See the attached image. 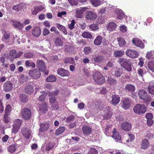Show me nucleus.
Segmentation results:
<instances>
[{
	"label": "nucleus",
	"mask_w": 154,
	"mask_h": 154,
	"mask_svg": "<svg viewBox=\"0 0 154 154\" xmlns=\"http://www.w3.org/2000/svg\"><path fill=\"white\" fill-rule=\"evenodd\" d=\"M118 62L121 66L127 72H131L133 65L131 60L127 59L124 58H121L119 59Z\"/></svg>",
	"instance_id": "1"
},
{
	"label": "nucleus",
	"mask_w": 154,
	"mask_h": 154,
	"mask_svg": "<svg viewBox=\"0 0 154 154\" xmlns=\"http://www.w3.org/2000/svg\"><path fill=\"white\" fill-rule=\"evenodd\" d=\"M93 78L94 81L99 85H101L105 81L102 75L99 72H95L93 75Z\"/></svg>",
	"instance_id": "2"
},
{
	"label": "nucleus",
	"mask_w": 154,
	"mask_h": 154,
	"mask_svg": "<svg viewBox=\"0 0 154 154\" xmlns=\"http://www.w3.org/2000/svg\"><path fill=\"white\" fill-rule=\"evenodd\" d=\"M133 110L135 113L141 115L145 112L146 109L144 105L138 104L134 107Z\"/></svg>",
	"instance_id": "3"
},
{
	"label": "nucleus",
	"mask_w": 154,
	"mask_h": 154,
	"mask_svg": "<svg viewBox=\"0 0 154 154\" xmlns=\"http://www.w3.org/2000/svg\"><path fill=\"white\" fill-rule=\"evenodd\" d=\"M138 95L140 99L146 101H150L151 100V98L148 96L147 92L144 89L140 90Z\"/></svg>",
	"instance_id": "4"
},
{
	"label": "nucleus",
	"mask_w": 154,
	"mask_h": 154,
	"mask_svg": "<svg viewBox=\"0 0 154 154\" xmlns=\"http://www.w3.org/2000/svg\"><path fill=\"white\" fill-rule=\"evenodd\" d=\"M21 115L23 119L27 120L30 119L31 113L29 109L25 108L21 110Z\"/></svg>",
	"instance_id": "5"
},
{
	"label": "nucleus",
	"mask_w": 154,
	"mask_h": 154,
	"mask_svg": "<svg viewBox=\"0 0 154 154\" xmlns=\"http://www.w3.org/2000/svg\"><path fill=\"white\" fill-rule=\"evenodd\" d=\"M36 66L39 70L44 72L46 71V68L44 62L42 60H38L36 62Z\"/></svg>",
	"instance_id": "6"
},
{
	"label": "nucleus",
	"mask_w": 154,
	"mask_h": 154,
	"mask_svg": "<svg viewBox=\"0 0 154 154\" xmlns=\"http://www.w3.org/2000/svg\"><path fill=\"white\" fill-rule=\"evenodd\" d=\"M29 75L32 78L37 79L39 78L41 75L40 71L37 69H33L30 70L29 72Z\"/></svg>",
	"instance_id": "7"
},
{
	"label": "nucleus",
	"mask_w": 154,
	"mask_h": 154,
	"mask_svg": "<svg viewBox=\"0 0 154 154\" xmlns=\"http://www.w3.org/2000/svg\"><path fill=\"white\" fill-rule=\"evenodd\" d=\"M57 74L62 77L68 76L69 75V71L62 68L58 69L57 70Z\"/></svg>",
	"instance_id": "8"
},
{
	"label": "nucleus",
	"mask_w": 154,
	"mask_h": 154,
	"mask_svg": "<svg viewBox=\"0 0 154 154\" xmlns=\"http://www.w3.org/2000/svg\"><path fill=\"white\" fill-rule=\"evenodd\" d=\"M12 84L9 81H7L3 84V90L5 92H9L12 89Z\"/></svg>",
	"instance_id": "9"
},
{
	"label": "nucleus",
	"mask_w": 154,
	"mask_h": 154,
	"mask_svg": "<svg viewBox=\"0 0 154 154\" xmlns=\"http://www.w3.org/2000/svg\"><path fill=\"white\" fill-rule=\"evenodd\" d=\"M133 43L136 46L143 48L144 47V45L141 40L137 38H134L132 39Z\"/></svg>",
	"instance_id": "10"
},
{
	"label": "nucleus",
	"mask_w": 154,
	"mask_h": 154,
	"mask_svg": "<svg viewBox=\"0 0 154 154\" xmlns=\"http://www.w3.org/2000/svg\"><path fill=\"white\" fill-rule=\"evenodd\" d=\"M126 54L130 57L135 58L137 57L138 54L137 52L134 50H128L126 52Z\"/></svg>",
	"instance_id": "11"
},
{
	"label": "nucleus",
	"mask_w": 154,
	"mask_h": 154,
	"mask_svg": "<svg viewBox=\"0 0 154 154\" xmlns=\"http://www.w3.org/2000/svg\"><path fill=\"white\" fill-rule=\"evenodd\" d=\"M112 115V113L111 111L110 107L109 106L106 107L104 110V113L103 117L105 119H107L111 117Z\"/></svg>",
	"instance_id": "12"
},
{
	"label": "nucleus",
	"mask_w": 154,
	"mask_h": 154,
	"mask_svg": "<svg viewBox=\"0 0 154 154\" xmlns=\"http://www.w3.org/2000/svg\"><path fill=\"white\" fill-rule=\"evenodd\" d=\"M97 15L91 11H88L86 13V18L88 20H94L97 17Z\"/></svg>",
	"instance_id": "13"
},
{
	"label": "nucleus",
	"mask_w": 154,
	"mask_h": 154,
	"mask_svg": "<svg viewBox=\"0 0 154 154\" xmlns=\"http://www.w3.org/2000/svg\"><path fill=\"white\" fill-rule=\"evenodd\" d=\"M112 100H110V103L114 106L118 104L120 100V98L119 96L116 94L113 95L112 96Z\"/></svg>",
	"instance_id": "14"
},
{
	"label": "nucleus",
	"mask_w": 154,
	"mask_h": 154,
	"mask_svg": "<svg viewBox=\"0 0 154 154\" xmlns=\"http://www.w3.org/2000/svg\"><path fill=\"white\" fill-rule=\"evenodd\" d=\"M22 133L24 137L26 139L29 138L31 135V131L28 128H23L21 130Z\"/></svg>",
	"instance_id": "15"
},
{
	"label": "nucleus",
	"mask_w": 154,
	"mask_h": 154,
	"mask_svg": "<svg viewBox=\"0 0 154 154\" xmlns=\"http://www.w3.org/2000/svg\"><path fill=\"white\" fill-rule=\"evenodd\" d=\"M121 127L122 129L126 131H129L131 128V124L127 122H123L121 125Z\"/></svg>",
	"instance_id": "16"
},
{
	"label": "nucleus",
	"mask_w": 154,
	"mask_h": 154,
	"mask_svg": "<svg viewBox=\"0 0 154 154\" xmlns=\"http://www.w3.org/2000/svg\"><path fill=\"white\" fill-rule=\"evenodd\" d=\"M131 99L128 98L124 100L122 102V108L125 109L129 108L131 106Z\"/></svg>",
	"instance_id": "17"
},
{
	"label": "nucleus",
	"mask_w": 154,
	"mask_h": 154,
	"mask_svg": "<svg viewBox=\"0 0 154 154\" xmlns=\"http://www.w3.org/2000/svg\"><path fill=\"white\" fill-rule=\"evenodd\" d=\"M34 91V89L32 85L27 84L25 88V91L26 93L28 94H32Z\"/></svg>",
	"instance_id": "18"
},
{
	"label": "nucleus",
	"mask_w": 154,
	"mask_h": 154,
	"mask_svg": "<svg viewBox=\"0 0 154 154\" xmlns=\"http://www.w3.org/2000/svg\"><path fill=\"white\" fill-rule=\"evenodd\" d=\"M117 27V25L114 22H110L107 25L106 28L109 31H112L116 30Z\"/></svg>",
	"instance_id": "19"
},
{
	"label": "nucleus",
	"mask_w": 154,
	"mask_h": 154,
	"mask_svg": "<svg viewBox=\"0 0 154 154\" xmlns=\"http://www.w3.org/2000/svg\"><path fill=\"white\" fill-rule=\"evenodd\" d=\"M150 146V143L149 141L147 139H144L142 140L141 147L142 149H147Z\"/></svg>",
	"instance_id": "20"
},
{
	"label": "nucleus",
	"mask_w": 154,
	"mask_h": 154,
	"mask_svg": "<svg viewBox=\"0 0 154 154\" xmlns=\"http://www.w3.org/2000/svg\"><path fill=\"white\" fill-rule=\"evenodd\" d=\"M86 8H80L77 9L76 11V17L77 18H80L82 17V14L86 10Z\"/></svg>",
	"instance_id": "21"
},
{
	"label": "nucleus",
	"mask_w": 154,
	"mask_h": 154,
	"mask_svg": "<svg viewBox=\"0 0 154 154\" xmlns=\"http://www.w3.org/2000/svg\"><path fill=\"white\" fill-rule=\"evenodd\" d=\"M45 8L42 6L35 7L34 10L32 11V14L33 15H36L38 12L43 10Z\"/></svg>",
	"instance_id": "22"
},
{
	"label": "nucleus",
	"mask_w": 154,
	"mask_h": 154,
	"mask_svg": "<svg viewBox=\"0 0 154 154\" xmlns=\"http://www.w3.org/2000/svg\"><path fill=\"white\" fill-rule=\"evenodd\" d=\"M115 11L117 15V18L121 20L123 18L125 14L121 9L117 8L115 9Z\"/></svg>",
	"instance_id": "23"
},
{
	"label": "nucleus",
	"mask_w": 154,
	"mask_h": 154,
	"mask_svg": "<svg viewBox=\"0 0 154 154\" xmlns=\"http://www.w3.org/2000/svg\"><path fill=\"white\" fill-rule=\"evenodd\" d=\"M116 131L115 129L114 128L112 131V137L116 140V141H120L121 139V136L120 135L119 133Z\"/></svg>",
	"instance_id": "24"
},
{
	"label": "nucleus",
	"mask_w": 154,
	"mask_h": 154,
	"mask_svg": "<svg viewBox=\"0 0 154 154\" xmlns=\"http://www.w3.org/2000/svg\"><path fill=\"white\" fill-rule=\"evenodd\" d=\"M40 128H39V132L42 133L44 131H47L49 125L47 123H42L40 125Z\"/></svg>",
	"instance_id": "25"
},
{
	"label": "nucleus",
	"mask_w": 154,
	"mask_h": 154,
	"mask_svg": "<svg viewBox=\"0 0 154 154\" xmlns=\"http://www.w3.org/2000/svg\"><path fill=\"white\" fill-rule=\"evenodd\" d=\"M41 33V29L39 27H35L32 31V34L35 37L38 36L40 35Z\"/></svg>",
	"instance_id": "26"
},
{
	"label": "nucleus",
	"mask_w": 154,
	"mask_h": 154,
	"mask_svg": "<svg viewBox=\"0 0 154 154\" xmlns=\"http://www.w3.org/2000/svg\"><path fill=\"white\" fill-rule=\"evenodd\" d=\"M63 61L65 63L68 64H75V62L73 58L68 57L65 58L63 59Z\"/></svg>",
	"instance_id": "27"
},
{
	"label": "nucleus",
	"mask_w": 154,
	"mask_h": 154,
	"mask_svg": "<svg viewBox=\"0 0 154 154\" xmlns=\"http://www.w3.org/2000/svg\"><path fill=\"white\" fill-rule=\"evenodd\" d=\"M12 24L14 26L19 30H21L23 28V26L19 22L17 21H13Z\"/></svg>",
	"instance_id": "28"
},
{
	"label": "nucleus",
	"mask_w": 154,
	"mask_h": 154,
	"mask_svg": "<svg viewBox=\"0 0 154 154\" xmlns=\"http://www.w3.org/2000/svg\"><path fill=\"white\" fill-rule=\"evenodd\" d=\"M94 61L96 63H100L102 62L104 59V57L102 55H96L93 58Z\"/></svg>",
	"instance_id": "29"
},
{
	"label": "nucleus",
	"mask_w": 154,
	"mask_h": 154,
	"mask_svg": "<svg viewBox=\"0 0 154 154\" xmlns=\"http://www.w3.org/2000/svg\"><path fill=\"white\" fill-rule=\"evenodd\" d=\"M82 130L84 134H89L92 131V129L88 126L85 125L83 127Z\"/></svg>",
	"instance_id": "30"
},
{
	"label": "nucleus",
	"mask_w": 154,
	"mask_h": 154,
	"mask_svg": "<svg viewBox=\"0 0 154 154\" xmlns=\"http://www.w3.org/2000/svg\"><path fill=\"white\" fill-rule=\"evenodd\" d=\"M108 83L111 86L115 85L117 83V81L115 78L109 77L107 80Z\"/></svg>",
	"instance_id": "31"
},
{
	"label": "nucleus",
	"mask_w": 154,
	"mask_h": 154,
	"mask_svg": "<svg viewBox=\"0 0 154 154\" xmlns=\"http://www.w3.org/2000/svg\"><path fill=\"white\" fill-rule=\"evenodd\" d=\"M125 89L126 91L133 92L134 91L135 88L131 84H128L126 85Z\"/></svg>",
	"instance_id": "32"
},
{
	"label": "nucleus",
	"mask_w": 154,
	"mask_h": 154,
	"mask_svg": "<svg viewBox=\"0 0 154 154\" xmlns=\"http://www.w3.org/2000/svg\"><path fill=\"white\" fill-rule=\"evenodd\" d=\"M59 91L58 89H56L55 91L52 92H48L46 93V95H48L49 97H55L57 96L58 94Z\"/></svg>",
	"instance_id": "33"
},
{
	"label": "nucleus",
	"mask_w": 154,
	"mask_h": 154,
	"mask_svg": "<svg viewBox=\"0 0 154 154\" xmlns=\"http://www.w3.org/2000/svg\"><path fill=\"white\" fill-rule=\"evenodd\" d=\"M90 1L94 6L97 7L100 5L102 3L103 0H90Z\"/></svg>",
	"instance_id": "34"
},
{
	"label": "nucleus",
	"mask_w": 154,
	"mask_h": 154,
	"mask_svg": "<svg viewBox=\"0 0 154 154\" xmlns=\"http://www.w3.org/2000/svg\"><path fill=\"white\" fill-rule=\"evenodd\" d=\"M23 7V4L20 3L17 5H14L12 7V9L17 11H19L21 10Z\"/></svg>",
	"instance_id": "35"
},
{
	"label": "nucleus",
	"mask_w": 154,
	"mask_h": 154,
	"mask_svg": "<svg viewBox=\"0 0 154 154\" xmlns=\"http://www.w3.org/2000/svg\"><path fill=\"white\" fill-rule=\"evenodd\" d=\"M54 42L56 46L57 47H61L63 45V41L60 39L58 38H57L55 39Z\"/></svg>",
	"instance_id": "36"
},
{
	"label": "nucleus",
	"mask_w": 154,
	"mask_h": 154,
	"mask_svg": "<svg viewBox=\"0 0 154 154\" xmlns=\"http://www.w3.org/2000/svg\"><path fill=\"white\" fill-rule=\"evenodd\" d=\"M117 40L120 47H123L126 45V43L123 38L119 37L118 38Z\"/></svg>",
	"instance_id": "37"
},
{
	"label": "nucleus",
	"mask_w": 154,
	"mask_h": 154,
	"mask_svg": "<svg viewBox=\"0 0 154 154\" xmlns=\"http://www.w3.org/2000/svg\"><path fill=\"white\" fill-rule=\"evenodd\" d=\"M102 41V37L100 35H98L94 40V43L97 45H99L101 44Z\"/></svg>",
	"instance_id": "38"
},
{
	"label": "nucleus",
	"mask_w": 154,
	"mask_h": 154,
	"mask_svg": "<svg viewBox=\"0 0 154 154\" xmlns=\"http://www.w3.org/2000/svg\"><path fill=\"white\" fill-rule=\"evenodd\" d=\"M10 114L5 113L4 115L3 121L5 124L8 123L11 121Z\"/></svg>",
	"instance_id": "39"
},
{
	"label": "nucleus",
	"mask_w": 154,
	"mask_h": 154,
	"mask_svg": "<svg viewBox=\"0 0 154 154\" xmlns=\"http://www.w3.org/2000/svg\"><path fill=\"white\" fill-rule=\"evenodd\" d=\"M57 80L56 77L53 75H50L47 77L46 81L48 82H54Z\"/></svg>",
	"instance_id": "40"
},
{
	"label": "nucleus",
	"mask_w": 154,
	"mask_h": 154,
	"mask_svg": "<svg viewBox=\"0 0 154 154\" xmlns=\"http://www.w3.org/2000/svg\"><path fill=\"white\" fill-rule=\"evenodd\" d=\"M17 146V144L11 145L8 146V150L10 152H14L17 149L16 147Z\"/></svg>",
	"instance_id": "41"
},
{
	"label": "nucleus",
	"mask_w": 154,
	"mask_h": 154,
	"mask_svg": "<svg viewBox=\"0 0 154 154\" xmlns=\"http://www.w3.org/2000/svg\"><path fill=\"white\" fill-rule=\"evenodd\" d=\"M20 98L21 101L23 103L26 102L28 100L27 96L24 94H22L20 95Z\"/></svg>",
	"instance_id": "42"
},
{
	"label": "nucleus",
	"mask_w": 154,
	"mask_h": 154,
	"mask_svg": "<svg viewBox=\"0 0 154 154\" xmlns=\"http://www.w3.org/2000/svg\"><path fill=\"white\" fill-rule=\"evenodd\" d=\"M65 131V128L63 127H60L56 131L55 133L57 135H58L63 133Z\"/></svg>",
	"instance_id": "43"
},
{
	"label": "nucleus",
	"mask_w": 154,
	"mask_h": 154,
	"mask_svg": "<svg viewBox=\"0 0 154 154\" xmlns=\"http://www.w3.org/2000/svg\"><path fill=\"white\" fill-rule=\"evenodd\" d=\"M148 65L149 69L154 72V61L149 62Z\"/></svg>",
	"instance_id": "44"
},
{
	"label": "nucleus",
	"mask_w": 154,
	"mask_h": 154,
	"mask_svg": "<svg viewBox=\"0 0 154 154\" xmlns=\"http://www.w3.org/2000/svg\"><path fill=\"white\" fill-rule=\"evenodd\" d=\"M124 53V52L122 51H117L115 52L114 55L116 57H120L123 55Z\"/></svg>",
	"instance_id": "45"
},
{
	"label": "nucleus",
	"mask_w": 154,
	"mask_h": 154,
	"mask_svg": "<svg viewBox=\"0 0 154 154\" xmlns=\"http://www.w3.org/2000/svg\"><path fill=\"white\" fill-rule=\"evenodd\" d=\"M54 144L52 143H49L46 144L45 149L47 151H49L51 150L54 146Z\"/></svg>",
	"instance_id": "46"
},
{
	"label": "nucleus",
	"mask_w": 154,
	"mask_h": 154,
	"mask_svg": "<svg viewBox=\"0 0 154 154\" xmlns=\"http://www.w3.org/2000/svg\"><path fill=\"white\" fill-rule=\"evenodd\" d=\"M148 90L149 93L152 95H154V85H149L148 86Z\"/></svg>",
	"instance_id": "47"
},
{
	"label": "nucleus",
	"mask_w": 154,
	"mask_h": 154,
	"mask_svg": "<svg viewBox=\"0 0 154 154\" xmlns=\"http://www.w3.org/2000/svg\"><path fill=\"white\" fill-rule=\"evenodd\" d=\"M22 121L20 119H18L15 120L14 122L13 125L20 128L22 124Z\"/></svg>",
	"instance_id": "48"
},
{
	"label": "nucleus",
	"mask_w": 154,
	"mask_h": 154,
	"mask_svg": "<svg viewBox=\"0 0 154 154\" xmlns=\"http://www.w3.org/2000/svg\"><path fill=\"white\" fill-rule=\"evenodd\" d=\"M82 36L85 38H92V35L91 34L87 32H85L82 34Z\"/></svg>",
	"instance_id": "49"
},
{
	"label": "nucleus",
	"mask_w": 154,
	"mask_h": 154,
	"mask_svg": "<svg viewBox=\"0 0 154 154\" xmlns=\"http://www.w3.org/2000/svg\"><path fill=\"white\" fill-rule=\"evenodd\" d=\"M17 52L15 50H12L9 52V55L12 57L14 58H17Z\"/></svg>",
	"instance_id": "50"
},
{
	"label": "nucleus",
	"mask_w": 154,
	"mask_h": 154,
	"mask_svg": "<svg viewBox=\"0 0 154 154\" xmlns=\"http://www.w3.org/2000/svg\"><path fill=\"white\" fill-rule=\"evenodd\" d=\"M40 110L43 113H45L47 109V105L46 104H43L40 107Z\"/></svg>",
	"instance_id": "51"
},
{
	"label": "nucleus",
	"mask_w": 154,
	"mask_h": 154,
	"mask_svg": "<svg viewBox=\"0 0 154 154\" xmlns=\"http://www.w3.org/2000/svg\"><path fill=\"white\" fill-rule=\"evenodd\" d=\"M75 23V20H72L70 23L68 24V27L70 30H72L74 28Z\"/></svg>",
	"instance_id": "52"
},
{
	"label": "nucleus",
	"mask_w": 154,
	"mask_h": 154,
	"mask_svg": "<svg viewBox=\"0 0 154 154\" xmlns=\"http://www.w3.org/2000/svg\"><path fill=\"white\" fill-rule=\"evenodd\" d=\"M98 26L95 24H92L89 26V28L93 31H95L98 29Z\"/></svg>",
	"instance_id": "53"
},
{
	"label": "nucleus",
	"mask_w": 154,
	"mask_h": 154,
	"mask_svg": "<svg viewBox=\"0 0 154 154\" xmlns=\"http://www.w3.org/2000/svg\"><path fill=\"white\" fill-rule=\"evenodd\" d=\"M88 154H98V152L94 148H91L88 152Z\"/></svg>",
	"instance_id": "54"
},
{
	"label": "nucleus",
	"mask_w": 154,
	"mask_h": 154,
	"mask_svg": "<svg viewBox=\"0 0 154 154\" xmlns=\"http://www.w3.org/2000/svg\"><path fill=\"white\" fill-rule=\"evenodd\" d=\"M128 139L126 141L127 143L133 140L134 139V135L132 134H128Z\"/></svg>",
	"instance_id": "55"
},
{
	"label": "nucleus",
	"mask_w": 154,
	"mask_h": 154,
	"mask_svg": "<svg viewBox=\"0 0 154 154\" xmlns=\"http://www.w3.org/2000/svg\"><path fill=\"white\" fill-rule=\"evenodd\" d=\"M84 51L86 54H88L91 52V49L89 47H86L84 48Z\"/></svg>",
	"instance_id": "56"
},
{
	"label": "nucleus",
	"mask_w": 154,
	"mask_h": 154,
	"mask_svg": "<svg viewBox=\"0 0 154 154\" xmlns=\"http://www.w3.org/2000/svg\"><path fill=\"white\" fill-rule=\"evenodd\" d=\"M12 127L13 128L12 130V132L15 134L18 132L20 128L14 125H12Z\"/></svg>",
	"instance_id": "57"
},
{
	"label": "nucleus",
	"mask_w": 154,
	"mask_h": 154,
	"mask_svg": "<svg viewBox=\"0 0 154 154\" xmlns=\"http://www.w3.org/2000/svg\"><path fill=\"white\" fill-rule=\"evenodd\" d=\"M11 106L10 105H8L6 106L5 110V113L10 114L11 110Z\"/></svg>",
	"instance_id": "58"
},
{
	"label": "nucleus",
	"mask_w": 154,
	"mask_h": 154,
	"mask_svg": "<svg viewBox=\"0 0 154 154\" xmlns=\"http://www.w3.org/2000/svg\"><path fill=\"white\" fill-rule=\"evenodd\" d=\"M51 107L54 109H57L59 108V105L57 101L51 104Z\"/></svg>",
	"instance_id": "59"
},
{
	"label": "nucleus",
	"mask_w": 154,
	"mask_h": 154,
	"mask_svg": "<svg viewBox=\"0 0 154 154\" xmlns=\"http://www.w3.org/2000/svg\"><path fill=\"white\" fill-rule=\"evenodd\" d=\"M122 74V70L120 69H118L116 70L115 72V75L117 77H119Z\"/></svg>",
	"instance_id": "60"
},
{
	"label": "nucleus",
	"mask_w": 154,
	"mask_h": 154,
	"mask_svg": "<svg viewBox=\"0 0 154 154\" xmlns=\"http://www.w3.org/2000/svg\"><path fill=\"white\" fill-rule=\"evenodd\" d=\"M75 119V116L73 115H71L66 119V122L69 123L73 121Z\"/></svg>",
	"instance_id": "61"
},
{
	"label": "nucleus",
	"mask_w": 154,
	"mask_h": 154,
	"mask_svg": "<svg viewBox=\"0 0 154 154\" xmlns=\"http://www.w3.org/2000/svg\"><path fill=\"white\" fill-rule=\"evenodd\" d=\"M69 3L72 5H77L78 4L77 0H68Z\"/></svg>",
	"instance_id": "62"
},
{
	"label": "nucleus",
	"mask_w": 154,
	"mask_h": 154,
	"mask_svg": "<svg viewBox=\"0 0 154 154\" xmlns=\"http://www.w3.org/2000/svg\"><path fill=\"white\" fill-rule=\"evenodd\" d=\"M154 54V52L153 51H151L148 52L146 53V57L147 58H150Z\"/></svg>",
	"instance_id": "63"
},
{
	"label": "nucleus",
	"mask_w": 154,
	"mask_h": 154,
	"mask_svg": "<svg viewBox=\"0 0 154 154\" xmlns=\"http://www.w3.org/2000/svg\"><path fill=\"white\" fill-rule=\"evenodd\" d=\"M120 30L122 32H125L127 31V29L126 26L123 25L120 26Z\"/></svg>",
	"instance_id": "64"
}]
</instances>
